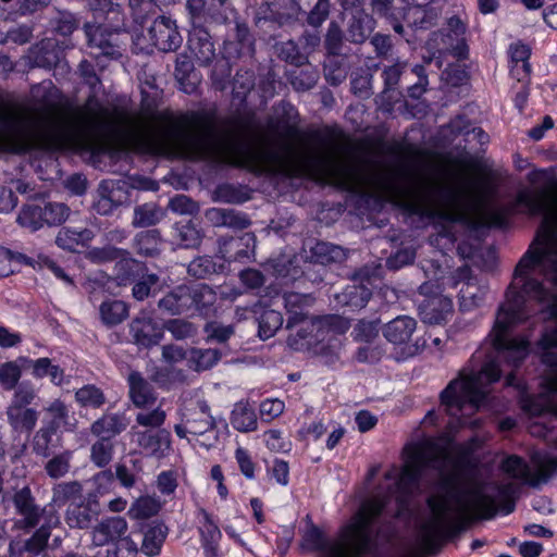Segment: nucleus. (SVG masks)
Wrapping results in <instances>:
<instances>
[{"label": "nucleus", "mask_w": 557, "mask_h": 557, "mask_svg": "<svg viewBox=\"0 0 557 557\" xmlns=\"http://www.w3.org/2000/svg\"><path fill=\"white\" fill-rule=\"evenodd\" d=\"M78 74L91 90L82 107L49 101L16 110H0V151H55L87 137H98L128 149L150 139L164 154L187 159L212 157L251 172L307 176V150L298 151L292 143L300 137L296 123L278 121L271 125L278 150L242 140L232 129L218 127L213 116L203 112L177 116L161 113L156 117L158 125L150 135L148 123L140 113L109 108L98 100L101 82L89 61L79 63Z\"/></svg>", "instance_id": "obj_1"}, {"label": "nucleus", "mask_w": 557, "mask_h": 557, "mask_svg": "<svg viewBox=\"0 0 557 557\" xmlns=\"http://www.w3.org/2000/svg\"><path fill=\"white\" fill-rule=\"evenodd\" d=\"M517 202L530 214H543L540 232L515 268L512 281L506 292L491 332L497 360L512 367L521 364L528 354V342L508 337L509 327L528 317L527 299L550 304V315L555 319L545 327L537 349L541 360L557 369V299L544 286L546 280L557 286V196L548 190L519 193Z\"/></svg>", "instance_id": "obj_2"}, {"label": "nucleus", "mask_w": 557, "mask_h": 557, "mask_svg": "<svg viewBox=\"0 0 557 557\" xmlns=\"http://www.w3.org/2000/svg\"><path fill=\"white\" fill-rule=\"evenodd\" d=\"M453 463L445 447L426 441L410 450L400 474L396 467L384 474L385 480L394 481L388 487L389 495L395 496L399 507H404L409 496L419 488L422 472L426 469L438 472L442 484L428 498L431 517L422 524L428 539L444 532L460 531L467 522L495 515V502L486 493L485 483L473 476L444 475Z\"/></svg>", "instance_id": "obj_3"}, {"label": "nucleus", "mask_w": 557, "mask_h": 557, "mask_svg": "<svg viewBox=\"0 0 557 557\" xmlns=\"http://www.w3.org/2000/svg\"><path fill=\"white\" fill-rule=\"evenodd\" d=\"M387 497L375 496L362 503L352 522L342 529L341 540L329 542L323 532L310 524L304 535V544L311 550L322 553V557H360L370 544L369 527L381 515Z\"/></svg>", "instance_id": "obj_4"}, {"label": "nucleus", "mask_w": 557, "mask_h": 557, "mask_svg": "<svg viewBox=\"0 0 557 557\" xmlns=\"http://www.w3.org/2000/svg\"><path fill=\"white\" fill-rule=\"evenodd\" d=\"M499 363L495 360L486 362L479 371L467 373L462 370L459 377L453 380L441 393V403L448 414L459 418L462 426L476 429L480 420L467 421L466 417L476 411L488 391L487 386L500 376Z\"/></svg>", "instance_id": "obj_5"}, {"label": "nucleus", "mask_w": 557, "mask_h": 557, "mask_svg": "<svg viewBox=\"0 0 557 557\" xmlns=\"http://www.w3.org/2000/svg\"><path fill=\"white\" fill-rule=\"evenodd\" d=\"M166 420V412L160 406L151 410H140L135 416V424L129 429L126 437L135 446L132 454H141L147 457L163 459L171 451V433L162 428Z\"/></svg>", "instance_id": "obj_6"}, {"label": "nucleus", "mask_w": 557, "mask_h": 557, "mask_svg": "<svg viewBox=\"0 0 557 557\" xmlns=\"http://www.w3.org/2000/svg\"><path fill=\"white\" fill-rule=\"evenodd\" d=\"M419 293L424 298L419 302V314L423 322L429 324H441L453 314V302L444 296L438 286L432 283H424L419 287Z\"/></svg>", "instance_id": "obj_7"}, {"label": "nucleus", "mask_w": 557, "mask_h": 557, "mask_svg": "<svg viewBox=\"0 0 557 557\" xmlns=\"http://www.w3.org/2000/svg\"><path fill=\"white\" fill-rule=\"evenodd\" d=\"M101 513V505L96 495L88 494L78 503L69 505L65 522L71 529L87 530L92 527Z\"/></svg>", "instance_id": "obj_8"}, {"label": "nucleus", "mask_w": 557, "mask_h": 557, "mask_svg": "<svg viewBox=\"0 0 557 557\" xmlns=\"http://www.w3.org/2000/svg\"><path fill=\"white\" fill-rule=\"evenodd\" d=\"M216 428V421L210 413V407L205 400L197 403L195 409L189 410L182 423L174 426L176 435L185 438L187 434L202 435Z\"/></svg>", "instance_id": "obj_9"}, {"label": "nucleus", "mask_w": 557, "mask_h": 557, "mask_svg": "<svg viewBox=\"0 0 557 557\" xmlns=\"http://www.w3.org/2000/svg\"><path fill=\"white\" fill-rule=\"evenodd\" d=\"M149 36L154 47L163 52L177 50L183 38L177 29L176 22L169 16L158 15L149 27Z\"/></svg>", "instance_id": "obj_10"}, {"label": "nucleus", "mask_w": 557, "mask_h": 557, "mask_svg": "<svg viewBox=\"0 0 557 557\" xmlns=\"http://www.w3.org/2000/svg\"><path fill=\"white\" fill-rule=\"evenodd\" d=\"M12 500L16 512L22 517V519L15 521L14 527L18 530H30L36 528L40 522L45 509L40 508L36 504L30 488L28 486H24L16 491Z\"/></svg>", "instance_id": "obj_11"}, {"label": "nucleus", "mask_w": 557, "mask_h": 557, "mask_svg": "<svg viewBox=\"0 0 557 557\" xmlns=\"http://www.w3.org/2000/svg\"><path fill=\"white\" fill-rule=\"evenodd\" d=\"M456 285L460 284L459 301L462 310H472L479 307L485 296L486 287L471 274L468 267L459 268L456 272Z\"/></svg>", "instance_id": "obj_12"}, {"label": "nucleus", "mask_w": 557, "mask_h": 557, "mask_svg": "<svg viewBox=\"0 0 557 557\" xmlns=\"http://www.w3.org/2000/svg\"><path fill=\"white\" fill-rule=\"evenodd\" d=\"M188 47L199 66H210L218 57L212 37L202 25L191 27Z\"/></svg>", "instance_id": "obj_13"}, {"label": "nucleus", "mask_w": 557, "mask_h": 557, "mask_svg": "<svg viewBox=\"0 0 557 557\" xmlns=\"http://www.w3.org/2000/svg\"><path fill=\"white\" fill-rule=\"evenodd\" d=\"M417 322L408 315H400L389 321L383 329L384 337L393 345H405L408 355H413L417 350L414 345H410L411 337L416 331Z\"/></svg>", "instance_id": "obj_14"}, {"label": "nucleus", "mask_w": 557, "mask_h": 557, "mask_svg": "<svg viewBox=\"0 0 557 557\" xmlns=\"http://www.w3.org/2000/svg\"><path fill=\"white\" fill-rule=\"evenodd\" d=\"M128 530L127 521L120 516L107 517L98 522L91 531L95 546H104L122 540Z\"/></svg>", "instance_id": "obj_15"}, {"label": "nucleus", "mask_w": 557, "mask_h": 557, "mask_svg": "<svg viewBox=\"0 0 557 557\" xmlns=\"http://www.w3.org/2000/svg\"><path fill=\"white\" fill-rule=\"evenodd\" d=\"M286 329L296 330L287 337V345L294 350L309 349L315 343L313 317L311 315L287 318Z\"/></svg>", "instance_id": "obj_16"}, {"label": "nucleus", "mask_w": 557, "mask_h": 557, "mask_svg": "<svg viewBox=\"0 0 557 557\" xmlns=\"http://www.w3.org/2000/svg\"><path fill=\"white\" fill-rule=\"evenodd\" d=\"M129 331L135 344L146 348L157 345L163 335L162 329L146 313H140L133 319Z\"/></svg>", "instance_id": "obj_17"}, {"label": "nucleus", "mask_w": 557, "mask_h": 557, "mask_svg": "<svg viewBox=\"0 0 557 557\" xmlns=\"http://www.w3.org/2000/svg\"><path fill=\"white\" fill-rule=\"evenodd\" d=\"M129 398L136 408L146 410L145 407L153 405L157 400L151 384L137 371L128 374Z\"/></svg>", "instance_id": "obj_18"}, {"label": "nucleus", "mask_w": 557, "mask_h": 557, "mask_svg": "<svg viewBox=\"0 0 557 557\" xmlns=\"http://www.w3.org/2000/svg\"><path fill=\"white\" fill-rule=\"evenodd\" d=\"M128 426V421L121 413H104L92 422L90 433L98 438L111 441Z\"/></svg>", "instance_id": "obj_19"}, {"label": "nucleus", "mask_w": 557, "mask_h": 557, "mask_svg": "<svg viewBox=\"0 0 557 557\" xmlns=\"http://www.w3.org/2000/svg\"><path fill=\"white\" fill-rule=\"evenodd\" d=\"M84 30L87 37L88 46L98 49L100 54L113 57L117 54L115 48V34L109 32L106 27L96 24H85Z\"/></svg>", "instance_id": "obj_20"}, {"label": "nucleus", "mask_w": 557, "mask_h": 557, "mask_svg": "<svg viewBox=\"0 0 557 557\" xmlns=\"http://www.w3.org/2000/svg\"><path fill=\"white\" fill-rule=\"evenodd\" d=\"M187 285H178L158 300V309L169 315H181L189 311Z\"/></svg>", "instance_id": "obj_21"}, {"label": "nucleus", "mask_w": 557, "mask_h": 557, "mask_svg": "<svg viewBox=\"0 0 557 557\" xmlns=\"http://www.w3.org/2000/svg\"><path fill=\"white\" fill-rule=\"evenodd\" d=\"M61 50L52 40H41L33 46L28 52V59L33 66L51 69L60 61Z\"/></svg>", "instance_id": "obj_22"}, {"label": "nucleus", "mask_w": 557, "mask_h": 557, "mask_svg": "<svg viewBox=\"0 0 557 557\" xmlns=\"http://www.w3.org/2000/svg\"><path fill=\"white\" fill-rule=\"evenodd\" d=\"M5 414L9 425L16 433L30 434L38 421V411L34 408L8 406Z\"/></svg>", "instance_id": "obj_23"}, {"label": "nucleus", "mask_w": 557, "mask_h": 557, "mask_svg": "<svg viewBox=\"0 0 557 557\" xmlns=\"http://www.w3.org/2000/svg\"><path fill=\"white\" fill-rule=\"evenodd\" d=\"M314 342L320 343L327 337L344 334L349 329V321L337 314L313 317Z\"/></svg>", "instance_id": "obj_24"}, {"label": "nucleus", "mask_w": 557, "mask_h": 557, "mask_svg": "<svg viewBox=\"0 0 557 557\" xmlns=\"http://www.w3.org/2000/svg\"><path fill=\"white\" fill-rule=\"evenodd\" d=\"M98 200L94 208L97 213L108 215L123 203V197L117 184L112 181H103L98 187Z\"/></svg>", "instance_id": "obj_25"}, {"label": "nucleus", "mask_w": 557, "mask_h": 557, "mask_svg": "<svg viewBox=\"0 0 557 557\" xmlns=\"http://www.w3.org/2000/svg\"><path fill=\"white\" fill-rule=\"evenodd\" d=\"M531 462L534 468L530 480L532 486L546 483L557 473V457L555 456L535 451L531 456Z\"/></svg>", "instance_id": "obj_26"}, {"label": "nucleus", "mask_w": 557, "mask_h": 557, "mask_svg": "<svg viewBox=\"0 0 557 557\" xmlns=\"http://www.w3.org/2000/svg\"><path fill=\"white\" fill-rule=\"evenodd\" d=\"M187 294L189 296V310L194 309L199 313L208 312L216 301L215 292L206 284L187 285Z\"/></svg>", "instance_id": "obj_27"}, {"label": "nucleus", "mask_w": 557, "mask_h": 557, "mask_svg": "<svg viewBox=\"0 0 557 557\" xmlns=\"http://www.w3.org/2000/svg\"><path fill=\"white\" fill-rule=\"evenodd\" d=\"M372 296L371 289L361 283L354 282L345 287V289L337 295V299L344 306L356 309L364 308Z\"/></svg>", "instance_id": "obj_28"}, {"label": "nucleus", "mask_w": 557, "mask_h": 557, "mask_svg": "<svg viewBox=\"0 0 557 557\" xmlns=\"http://www.w3.org/2000/svg\"><path fill=\"white\" fill-rule=\"evenodd\" d=\"M175 238L185 248H197L202 239L198 224L191 219H184L174 225Z\"/></svg>", "instance_id": "obj_29"}, {"label": "nucleus", "mask_w": 557, "mask_h": 557, "mask_svg": "<svg viewBox=\"0 0 557 557\" xmlns=\"http://www.w3.org/2000/svg\"><path fill=\"white\" fill-rule=\"evenodd\" d=\"M42 198H34L30 202L24 205L17 215V223L30 231H37L44 226Z\"/></svg>", "instance_id": "obj_30"}, {"label": "nucleus", "mask_w": 557, "mask_h": 557, "mask_svg": "<svg viewBox=\"0 0 557 557\" xmlns=\"http://www.w3.org/2000/svg\"><path fill=\"white\" fill-rule=\"evenodd\" d=\"M438 15L440 13L435 8L416 5L407 10L405 20L416 29H429L436 25Z\"/></svg>", "instance_id": "obj_31"}, {"label": "nucleus", "mask_w": 557, "mask_h": 557, "mask_svg": "<svg viewBox=\"0 0 557 557\" xmlns=\"http://www.w3.org/2000/svg\"><path fill=\"white\" fill-rule=\"evenodd\" d=\"M287 77L295 90L307 91L317 85L319 71L307 61V64L290 71Z\"/></svg>", "instance_id": "obj_32"}, {"label": "nucleus", "mask_w": 557, "mask_h": 557, "mask_svg": "<svg viewBox=\"0 0 557 557\" xmlns=\"http://www.w3.org/2000/svg\"><path fill=\"white\" fill-rule=\"evenodd\" d=\"M83 498V485L78 481L62 482L52 488L51 502L57 507L77 503Z\"/></svg>", "instance_id": "obj_33"}, {"label": "nucleus", "mask_w": 557, "mask_h": 557, "mask_svg": "<svg viewBox=\"0 0 557 557\" xmlns=\"http://www.w3.org/2000/svg\"><path fill=\"white\" fill-rule=\"evenodd\" d=\"M231 423L239 432L255 431L257 429L255 409L248 403H237L232 411Z\"/></svg>", "instance_id": "obj_34"}, {"label": "nucleus", "mask_w": 557, "mask_h": 557, "mask_svg": "<svg viewBox=\"0 0 557 557\" xmlns=\"http://www.w3.org/2000/svg\"><path fill=\"white\" fill-rule=\"evenodd\" d=\"M161 234L158 230L139 232L134 238V248L145 257H156L160 253Z\"/></svg>", "instance_id": "obj_35"}, {"label": "nucleus", "mask_w": 557, "mask_h": 557, "mask_svg": "<svg viewBox=\"0 0 557 557\" xmlns=\"http://www.w3.org/2000/svg\"><path fill=\"white\" fill-rule=\"evenodd\" d=\"M159 0H128V8L136 24L144 26L149 20L158 16Z\"/></svg>", "instance_id": "obj_36"}, {"label": "nucleus", "mask_w": 557, "mask_h": 557, "mask_svg": "<svg viewBox=\"0 0 557 557\" xmlns=\"http://www.w3.org/2000/svg\"><path fill=\"white\" fill-rule=\"evenodd\" d=\"M223 263H216L210 256H200L189 262L187 273L194 278H207L212 274L221 273Z\"/></svg>", "instance_id": "obj_37"}, {"label": "nucleus", "mask_w": 557, "mask_h": 557, "mask_svg": "<svg viewBox=\"0 0 557 557\" xmlns=\"http://www.w3.org/2000/svg\"><path fill=\"white\" fill-rule=\"evenodd\" d=\"M99 311L102 322L109 326L117 325L128 317V307L122 300L103 301Z\"/></svg>", "instance_id": "obj_38"}, {"label": "nucleus", "mask_w": 557, "mask_h": 557, "mask_svg": "<svg viewBox=\"0 0 557 557\" xmlns=\"http://www.w3.org/2000/svg\"><path fill=\"white\" fill-rule=\"evenodd\" d=\"M284 306L288 313V318L300 315L308 317L306 309L310 307L314 298L310 294H300L296 292H285L283 294Z\"/></svg>", "instance_id": "obj_39"}, {"label": "nucleus", "mask_w": 557, "mask_h": 557, "mask_svg": "<svg viewBox=\"0 0 557 557\" xmlns=\"http://www.w3.org/2000/svg\"><path fill=\"white\" fill-rule=\"evenodd\" d=\"M372 18L364 13L354 15L348 24L347 39L355 44H362L372 32Z\"/></svg>", "instance_id": "obj_40"}, {"label": "nucleus", "mask_w": 557, "mask_h": 557, "mask_svg": "<svg viewBox=\"0 0 557 557\" xmlns=\"http://www.w3.org/2000/svg\"><path fill=\"white\" fill-rule=\"evenodd\" d=\"M348 74L345 59L341 54H327L324 61V76L329 84L338 86Z\"/></svg>", "instance_id": "obj_41"}, {"label": "nucleus", "mask_w": 557, "mask_h": 557, "mask_svg": "<svg viewBox=\"0 0 557 557\" xmlns=\"http://www.w3.org/2000/svg\"><path fill=\"white\" fill-rule=\"evenodd\" d=\"M168 528L163 524H156L150 527L144 535L141 550L149 557L156 556L160 553L162 544L166 537Z\"/></svg>", "instance_id": "obj_42"}, {"label": "nucleus", "mask_w": 557, "mask_h": 557, "mask_svg": "<svg viewBox=\"0 0 557 557\" xmlns=\"http://www.w3.org/2000/svg\"><path fill=\"white\" fill-rule=\"evenodd\" d=\"M259 336L262 339H268L281 329L283 324V315L280 311L274 309L264 308L258 318Z\"/></svg>", "instance_id": "obj_43"}, {"label": "nucleus", "mask_w": 557, "mask_h": 557, "mask_svg": "<svg viewBox=\"0 0 557 557\" xmlns=\"http://www.w3.org/2000/svg\"><path fill=\"white\" fill-rule=\"evenodd\" d=\"M91 236V231L87 228L83 231L62 228L57 235L55 244L60 248L73 251L78 245H84L86 242L90 240Z\"/></svg>", "instance_id": "obj_44"}, {"label": "nucleus", "mask_w": 557, "mask_h": 557, "mask_svg": "<svg viewBox=\"0 0 557 557\" xmlns=\"http://www.w3.org/2000/svg\"><path fill=\"white\" fill-rule=\"evenodd\" d=\"M128 255V251L112 246L103 247L101 249H96L92 251V258L98 262L120 260V262L116 265L119 271H122L125 268H131V265L136 264V261L134 259L127 258Z\"/></svg>", "instance_id": "obj_45"}, {"label": "nucleus", "mask_w": 557, "mask_h": 557, "mask_svg": "<svg viewBox=\"0 0 557 557\" xmlns=\"http://www.w3.org/2000/svg\"><path fill=\"white\" fill-rule=\"evenodd\" d=\"M312 257L322 264L345 259L344 249L330 243L320 242L311 248Z\"/></svg>", "instance_id": "obj_46"}, {"label": "nucleus", "mask_w": 557, "mask_h": 557, "mask_svg": "<svg viewBox=\"0 0 557 557\" xmlns=\"http://www.w3.org/2000/svg\"><path fill=\"white\" fill-rule=\"evenodd\" d=\"M161 218V211L154 203H145L135 207L132 224L134 227L154 225Z\"/></svg>", "instance_id": "obj_47"}, {"label": "nucleus", "mask_w": 557, "mask_h": 557, "mask_svg": "<svg viewBox=\"0 0 557 557\" xmlns=\"http://www.w3.org/2000/svg\"><path fill=\"white\" fill-rule=\"evenodd\" d=\"M33 374L36 377L49 376L55 385H61L64 379V371L53 364L49 358H39L33 362Z\"/></svg>", "instance_id": "obj_48"}, {"label": "nucleus", "mask_w": 557, "mask_h": 557, "mask_svg": "<svg viewBox=\"0 0 557 557\" xmlns=\"http://www.w3.org/2000/svg\"><path fill=\"white\" fill-rule=\"evenodd\" d=\"M75 399L82 407L100 408L106 403L103 392L96 385L88 384L75 392Z\"/></svg>", "instance_id": "obj_49"}, {"label": "nucleus", "mask_w": 557, "mask_h": 557, "mask_svg": "<svg viewBox=\"0 0 557 557\" xmlns=\"http://www.w3.org/2000/svg\"><path fill=\"white\" fill-rule=\"evenodd\" d=\"M276 51L281 60L296 67L307 64L308 57L300 52L298 45L294 40L277 44Z\"/></svg>", "instance_id": "obj_50"}, {"label": "nucleus", "mask_w": 557, "mask_h": 557, "mask_svg": "<svg viewBox=\"0 0 557 557\" xmlns=\"http://www.w3.org/2000/svg\"><path fill=\"white\" fill-rule=\"evenodd\" d=\"M41 202L44 225H60L63 222H65L69 218L70 209L66 205L61 202H46L44 199L41 200Z\"/></svg>", "instance_id": "obj_51"}, {"label": "nucleus", "mask_w": 557, "mask_h": 557, "mask_svg": "<svg viewBox=\"0 0 557 557\" xmlns=\"http://www.w3.org/2000/svg\"><path fill=\"white\" fill-rule=\"evenodd\" d=\"M114 453V445L106 438H98L90 447V460L99 468L108 466Z\"/></svg>", "instance_id": "obj_52"}, {"label": "nucleus", "mask_w": 557, "mask_h": 557, "mask_svg": "<svg viewBox=\"0 0 557 557\" xmlns=\"http://www.w3.org/2000/svg\"><path fill=\"white\" fill-rule=\"evenodd\" d=\"M163 327L177 341L193 338L198 333V326L185 319L168 320Z\"/></svg>", "instance_id": "obj_53"}, {"label": "nucleus", "mask_w": 557, "mask_h": 557, "mask_svg": "<svg viewBox=\"0 0 557 557\" xmlns=\"http://www.w3.org/2000/svg\"><path fill=\"white\" fill-rule=\"evenodd\" d=\"M221 359V352L214 348L193 349L189 361L196 371H203L212 368Z\"/></svg>", "instance_id": "obj_54"}, {"label": "nucleus", "mask_w": 557, "mask_h": 557, "mask_svg": "<svg viewBox=\"0 0 557 557\" xmlns=\"http://www.w3.org/2000/svg\"><path fill=\"white\" fill-rule=\"evenodd\" d=\"M45 410L49 418L44 421V425L58 432L69 418L66 405L60 399H54Z\"/></svg>", "instance_id": "obj_55"}, {"label": "nucleus", "mask_w": 557, "mask_h": 557, "mask_svg": "<svg viewBox=\"0 0 557 557\" xmlns=\"http://www.w3.org/2000/svg\"><path fill=\"white\" fill-rule=\"evenodd\" d=\"M51 535V524L45 523L38 528L34 534L24 542V549L34 556L39 555L48 545Z\"/></svg>", "instance_id": "obj_56"}, {"label": "nucleus", "mask_w": 557, "mask_h": 557, "mask_svg": "<svg viewBox=\"0 0 557 557\" xmlns=\"http://www.w3.org/2000/svg\"><path fill=\"white\" fill-rule=\"evenodd\" d=\"M211 65L213 66L211 71L213 87L220 91L225 90L232 73L230 61L225 58L216 57Z\"/></svg>", "instance_id": "obj_57"}, {"label": "nucleus", "mask_w": 557, "mask_h": 557, "mask_svg": "<svg viewBox=\"0 0 557 557\" xmlns=\"http://www.w3.org/2000/svg\"><path fill=\"white\" fill-rule=\"evenodd\" d=\"M471 122L465 115H457L448 124L441 127V136L448 141H453L460 135H469Z\"/></svg>", "instance_id": "obj_58"}, {"label": "nucleus", "mask_w": 557, "mask_h": 557, "mask_svg": "<svg viewBox=\"0 0 557 557\" xmlns=\"http://www.w3.org/2000/svg\"><path fill=\"white\" fill-rule=\"evenodd\" d=\"M160 504L151 497H140L131 507L128 513L134 519H147L158 513Z\"/></svg>", "instance_id": "obj_59"}, {"label": "nucleus", "mask_w": 557, "mask_h": 557, "mask_svg": "<svg viewBox=\"0 0 557 557\" xmlns=\"http://www.w3.org/2000/svg\"><path fill=\"white\" fill-rule=\"evenodd\" d=\"M502 468L506 473L510 474L512 478L524 480L527 483L530 484L532 470L520 457H508L503 461Z\"/></svg>", "instance_id": "obj_60"}, {"label": "nucleus", "mask_w": 557, "mask_h": 557, "mask_svg": "<svg viewBox=\"0 0 557 557\" xmlns=\"http://www.w3.org/2000/svg\"><path fill=\"white\" fill-rule=\"evenodd\" d=\"M57 431L42 425L33 437V450L36 455L49 457L51 455L50 444Z\"/></svg>", "instance_id": "obj_61"}, {"label": "nucleus", "mask_w": 557, "mask_h": 557, "mask_svg": "<svg viewBox=\"0 0 557 557\" xmlns=\"http://www.w3.org/2000/svg\"><path fill=\"white\" fill-rule=\"evenodd\" d=\"M71 453L64 451L54 456L46 463V471L52 479L64 476L70 470Z\"/></svg>", "instance_id": "obj_62"}, {"label": "nucleus", "mask_w": 557, "mask_h": 557, "mask_svg": "<svg viewBox=\"0 0 557 557\" xmlns=\"http://www.w3.org/2000/svg\"><path fill=\"white\" fill-rule=\"evenodd\" d=\"M214 199L226 203H242L248 199L245 193L231 184L219 185L214 190Z\"/></svg>", "instance_id": "obj_63"}, {"label": "nucleus", "mask_w": 557, "mask_h": 557, "mask_svg": "<svg viewBox=\"0 0 557 557\" xmlns=\"http://www.w3.org/2000/svg\"><path fill=\"white\" fill-rule=\"evenodd\" d=\"M22 370L16 362L9 361L0 366V383L4 389H13L17 385Z\"/></svg>", "instance_id": "obj_64"}]
</instances>
